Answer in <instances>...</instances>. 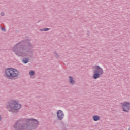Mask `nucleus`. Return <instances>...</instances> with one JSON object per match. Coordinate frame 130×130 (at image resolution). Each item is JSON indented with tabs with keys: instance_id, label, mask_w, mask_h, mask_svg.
Returning a JSON list of instances; mask_svg holds the SVG:
<instances>
[{
	"instance_id": "obj_1",
	"label": "nucleus",
	"mask_w": 130,
	"mask_h": 130,
	"mask_svg": "<svg viewBox=\"0 0 130 130\" xmlns=\"http://www.w3.org/2000/svg\"><path fill=\"white\" fill-rule=\"evenodd\" d=\"M33 45L30 42V40L26 39L22 40L17 43L13 48V51L18 56H25L27 58H24L22 62L26 64L29 62V58H33Z\"/></svg>"
},
{
	"instance_id": "obj_2",
	"label": "nucleus",
	"mask_w": 130,
	"mask_h": 130,
	"mask_svg": "<svg viewBox=\"0 0 130 130\" xmlns=\"http://www.w3.org/2000/svg\"><path fill=\"white\" fill-rule=\"evenodd\" d=\"M26 123H22L21 120L17 121L14 125L15 130H34L37 128L39 122L36 119H27Z\"/></svg>"
},
{
	"instance_id": "obj_3",
	"label": "nucleus",
	"mask_w": 130,
	"mask_h": 130,
	"mask_svg": "<svg viewBox=\"0 0 130 130\" xmlns=\"http://www.w3.org/2000/svg\"><path fill=\"white\" fill-rule=\"evenodd\" d=\"M19 74L18 70L13 68H8L5 71L4 77L8 80H15L19 76Z\"/></svg>"
},
{
	"instance_id": "obj_4",
	"label": "nucleus",
	"mask_w": 130,
	"mask_h": 130,
	"mask_svg": "<svg viewBox=\"0 0 130 130\" xmlns=\"http://www.w3.org/2000/svg\"><path fill=\"white\" fill-rule=\"evenodd\" d=\"M22 106L18 103L16 101H10L8 103L7 108L9 112H13L17 114L19 112V110L21 109Z\"/></svg>"
},
{
	"instance_id": "obj_5",
	"label": "nucleus",
	"mask_w": 130,
	"mask_h": 130,
	"mask_svg": "<svg viewBox=\"0 0 130 130\" xmlns=\"http://www.w3.org/2000/svg\"><path fill=\"white\" fill-rule=\"evenodd\" d=\"M93 76L92 78L94 79V80H97V79H99L100 77L104 74V72L103 71V69L100 67V66L97 65V66H94L93 67Z\"/></svg>"
},
{
	"instance_id": "obj_6",
	"label": "nucleus",
	"mask_w": 130,
	"mask_h": 130,
	"mask_svg": "<svg viewBox=\"0 0 130 130\" xmlns=\"http://www.w3.org/2000/svg\"><path fill=\"white\" fill-rule=\"evenodd\" d=\"M123 111L124 112L129 113L130 110V103L128 102H124L121 103Z\"/></svg>"
},
{
	"instance_id": "obj_7",
	"label": "nucleus",
	"mask_w": 130,
	"mask_h": 130,
	"mask_svg": "<svg viewBox=\"0 0 130 130\" xmlns=\"http://www.w3.org/2000/svg\"><path fill=\"white\" fill-rule=\"evenodd\" d=\"M57 117L58 120H62L64 117V114L62 110H59L57 111Z\"/></svg>"
},
{
	"instance_id": "obj_8",
	"label": "nucleus",
	"mask_w": 130,
	"mask_h": 130,
	"mask_svg": "<svg viewBox=\"0 0 130 130\" xmlns=\"http://www.w3.org/2000/svg\"><path fill=\"white\" fill-rule=\"evenodd\" d=\"M69 84H70V85H74V84H75V80H74V78L72 76H69Z\"/></svg>"
},
{
	"instance_id": "obj_9",
	"label": "nucleus",
	"mask_w": 130,
	"mask_h": 130,
	"mask_svg": "<svg viewBox=\"0 0 130 130\" xmlns=\"http://www.w3.org/2000/svg\"><path fill=\"white\" fill-rule=\"evenodd\" d=\"M94 121H98L101 118L100 116L98 115H94L92 117Z\"/></svg>"
},
{
	"instance_id": "obj_10",
	"label": "nucleus",
	"mask_w": 130,
	"mask_h": 130,
	"mask_svg": "<svg viewBox=\"0 0 130 130\" xmlns=\"http://www.w3.org/2000/svg\"><path fill=\"white\" fill-rule=\"evenodd\" d=\"M29 74L30 76H34V75H35V71H34V70H31L29 71Z\"/></svg>"
},
{
	"instance_id": "obj_11",
	"label": "nucleus",
	"mask_w": 130,
	"mask_h": 130,
	"mask_svg": "<svg viewBox=\"0 0 130 130\" xmlns=\"http://www.w3.org/2000/svg\"><path fill=\"white\" fill-rule=\"evenodd\" d=\"M54 54H55V56L56 58H58V54H57L56 53V52H54Z\"/></svg>"
},
{
	"instance_id": "obj_12",
	"label": "nucleus",
	"mask_w": 130,
	"mask_h": 130,
	"mask_svg": "<svg viewBox=\"0 0 130 130\" xmlns=\"http://www.w3.org/2000/svg\"><path fill=\"white\" fill-rule=\"evenodd\" d=\"M2 31H3L4 32H6V28L5 27H1Z\"/></svg>"
},
{
	"instance_id": "obj_13",
	"label": "nucleus",
	"mask_w": 130,
	"mask_h": 130,
	"mask_svg": "<svg viewBox=\"0 0 130 130\" xmlns=\"http://www.w3.org/2000/svg\"><path fill=\"white\" fill-rule=\"evenodd\" d=\"M44 30L45 31H49V28H44Z\"/></svg>"
},
{
	"instance_id": "obj_14",
	"label": "nucleus",
	"mask_w": 130,
	"mask_h": 130,
	"mask_svg": "<svg viewBox=\"0 0 130 130\" xmlns=\"http://www.w3.org/2000/svg\"><path fill=\"white\" fill-rule=\"evenodd\" d=\"M1 16H5V14H4V12H1Z\"/></svg>"
},
{
	"instance_id": "obj_15",
	"label": "nucleus",
	"mask_w": 130,
	"mask_h": 130,
	"mask_svg": "<svg viewBox=\"0 0 130 130\" xmlns=\"http://www.w3.org/2000/svg\"><path fill=\"white\" fill-rule=\"evenodd\" d=\"M87 35H88V36H90V31H87Z\"/></svg>"
},
{
	"instance_id": "obj_16",
	"label": "nucleus",
	"mask_w": 130,
	"mask_h": 130,
	"mask_svg": "<svg viewBox=\"0 0 130 130\" xmlns=\"http://www.w3.org/2000/svg\"><path fill=\"white\" fill-rule=\"evenodd\" d=\"M39 31H41V32H42V31H44V29H40Z\"/></svg>"
},
{
	"instance_id": "obj_17",
	"label": "nucleus",
	"mask_w": 130,
	"mask_h": 130,
	"mask_svg": "<svg viewBox=\"0 0 130 130\" xmlns=\"http://www.w3.org/2000/svg\"><path fill=\"white\" fill-rule=\"evenodd\" d=\"M1 119H2V117L0 115V121H1Z\"/></svg>"
},
{
	"instance_id": "obj_18",
	"label": "nucleus",
	"mask_w": 130,
	"mask_h": 130,
	"mask_svg": "<svg viewBox=\"0 0 130 130\" xmlns=\"http://www.w3.org/2000/svg\"><path fill=\"white\" fill-rule=\"evenodd\" d=\"M39 22H40V21H39L38 22V23H39Z\"/></svg>"
}]
</instances>
